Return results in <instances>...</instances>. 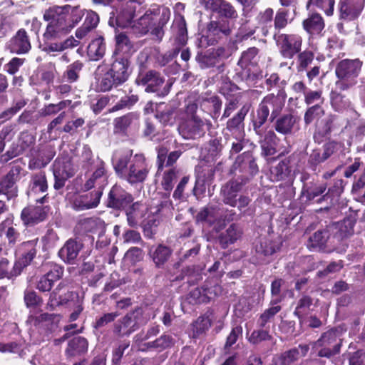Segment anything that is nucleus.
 <instances>
[{
  "label": "nucleus",
  "mask_w": 365,
  "mask_h": 365,
  "mask_svg": "<svg viewBox=\"0 0 365 365\" xmlns=\"http://www.w3.org/2000/svg\"><path fill=\"white\" fill-rule=\"evenodd\" d=\"M71 6H53L47 9L43 14V19L47 22H54L57 24H71L68 20L70 14Z\"/></svg>",
  "instance_id": "obj_19"
},
{
  "label": "nucleus",
  "mask_w": 365,
  "mask_h": 365,
  "mask_svg": "<svg viewBox=\"0 0 365 365\" xmlns=\"http://www.w3.org/2000/svg\"><path fill=\"white\" fill-rule=\"evenodd\" d=\"M250 109L247 105L243 106L240 110L226 124V128L232 134L239 133L241 134L244 129V120Z\"/></svg>",
  "instance_id": "obj_30"
},
{
  "label": "nucleus",
  "mask_w": 365,
  "mask_h": 365,
  "mask_svg": "<svg viewBox=\"0 0 365 365\" xmlns=\"http://www.w3.org/2000/svg\"><path fill=\"white\" fill-rule=\"evenodd\" d=\"M53 173L55 180L53 187L60 190L64 187L66 181L73 175L71 161L66 158H57L53 163Z\"/></svg>",
  "instance_id": "obj_12"
},
{
  "label": "nucleus",
  "mask_w": 365,
  "mask_h": 365,
  "mask_svg": "<svg viewBox=\"0 0 365 365\" xmlns=\"http://www.w3.org/2000/svg\"><path fill=\"white\" fill-rule=\"evenodd\" d=\"M324 114V110L322 106L314 105L306 110L304 116V123L309 125L314 120H319Z\"/></svg>",
  "instance_id": "obj_53"
},
{
  "label": "nucleus",
  "mask_w": 365,
  "mask_h": 365,
  "mask_svg": "<svg viewBox=\"0 0 365 365\" xmlns=\"http://www.w3.org/2000/svg\"><path fill=\"white\" fill-rule=\"evenodd\" d=\"M332 239L339 242L343 238L347 237V233L343 230V226L339 224H332L326 228L319 230L310 236L308 242V247L313 249H322L325 247L329 240Z\"/></svg>",
  "instance_id": "obj_6"
},
{
  "label": "nucleus",
  "mask_w": 365,
  "mask_h": 365,
  "mask_svg": "<svg viewBox=\"0 0 365 365\" xmlns=\"http://www.w3.org/2000/svg\"><path fill=\"white\" fill-rule=\"evenodd\" d=\"M219 212L215 206H207L203 207L197 214L195 218L197 222L212 225L218 218Z\"/></svg>",
  "instance_id": "obj_38"
},
{
  "label": "nucleus",
  "mask_w": 365,
  "mask_h": 365,
  "mask_svg": "<svg viewBox=\"0 0 365 365\" xmlns=\"http://www.w3.org/2000/svg\"><path fill=\"white\" fill-rule=\"evenodd\" d=\"M110 15L109 24L112 26L130 27L133 23V11L131 8L120 9L116 14L112 12Z\"/></svg>",
  "instance_id": "obj_25"
},
{
  "label": "nucleus",
  "mask_w": 365,
  "mask_h": 365,
  "mask_svg": "<svg viewBox=\"0 0 365 365\" xmlns=\"http://www.w3.org/2000/svg\"><path fill=\"white\" fill-rule=\"evenodd\" d=\"M82 244L73 239H69L58 252L59 257L68 263L73 262L82 249Z\"/></svg>",
  "instance_id": "obj_24"
},
{
  "label": "nucleus",
  "mask_w": 365,
  "mask_h": 365,
  "mask_svg": "<svg viewBox=\"0 0 365 365\" xmlns=\"http://www.w3.org/2000/svg\"><path fill=\"white\" fill-rule=\"evenodd\" d=\"M88 343L86 339L76 336L69 341L66 353L69 356L79 355L86 353L88 350Z\"/></svg>",
  "instance_id": "obj_37"
},
{
  "label": "nucleus",
  "mask_w": 365,
  "mask_h": 365,
  "mask_svg": "<svg viewBox=\"0 0 365 365\" xmlns=\"http://www.w3.org/2000/svg\"><path fill=\"white\" fill-rule=\"evenodd\" d=\"M138 115L134 113H129L125 115L116 118L114 121V129L116 133H125Z\"/></svg>",
  "instance_id": "obj_46"
},
{
  "label": "nucleus",
  "mask_w": 365,
  "mask_h": 365,
  "mask_svg": "<svg viewBox=\"0 0 365 365\" xmlns=\"http://www.w3.org/2000/svg\"><path fill=\"white\" fill-rule=\"evenodd\" d=\"M160 14V7L157 5L151 6L139 19L133 21L130 29L132 31L138 36H143L149 31L152 24L157 20V17Z\"/></svg>",
  "instance_id": "obj_11"
},
{
  "label": "nucleus",
  "mask_w": 365,
  "mask_h": 365,
  "mask_svg": "<svg viewBox=\"0 0 365 365\" xmlns=\"http://www.w3.org/2000/svg\"><path fill=\"white\" fill-rule=\"evenodd\" d=\"M142 317L143 311L140 308L129 312L113 324V334L118 337L130 336L139 329Z\"/></svg>",
  "instance_id": "obj_8"
},
{
  "label": "nucleus",
  "mask_w": 365,
  "mask_h": 365,
  "mask_svg": "<svg viewBox=\"0 0 365 365\" xmlns=\"http://www.w3.org/2000/svg\"><path fill=\"white\" fill-rule=\"evenodd\" d=\"M135 81L138 85L145 86V91L148 93H157L159 96L168 93V90L163 87L164 78L155 71L140 73Z\"/></svg>",
  "instance_id": "obj_10"
},
{
  "label": "nucleus",
  "mask_w": 365,
  "mask_h": 365,
  "mask_svg": "<svg viewBox=\"0 0 365 365\" xmlns=\"http://www.w3.org/2000/svg\"><path fill=\"white\" fill-rule=\"evenodd\" d=\"M342 329L337 327L324 332L320 338L312 343V351L319 357L330 358L338 354L341 345Z\"/></svg>",
  "instance_id": "obj_5"
},
{
  "label": "nucleus",
  "mask_w": 365,
  "mask_h": 365,
  "mask_svg": "<svg viewBox=\"0 0 365 365\" xmlns=\"http://www.w3.org/2000/svg\"><path fill=\"white\" fill-rule=\"evenodd\" d=\"M278 245L267 238H262L255 245L256 252L264 256L272 255L278 249Z\"/></svg>",
  "instance_id": "obj_45"
},
{
  "label": "nucleus",
  "mask_w": 365,
  "mask_h": 365,
  "mask_svg": "<svg viewBox=\"0 0 365 365\" xmlns=\"http://www.w3.org/2000/svg\"><path fill=\"white\" fill-rule=\"evenodd\" d=\"M85 231L99 235L103 234L106 230L105 222L98 217L86 218L81 221Z\"/></svg>",
  "instance_id": "obj_39"
},
{
  "label": "nucleus",
  "mask_w": 365,
  "mask_h": 365,
  "mask_svg": "<svg viewBox=\"0 0 365 365\" xmlns=\"http://www.w3.org/2000/svg\"><path fill=\"white\" fill-rule=\"evenodd\" d=\"M107 175L105 169V164L100 161L97 165L96 170L92 174L91 177L86 182L83 187L86 190H89L94 187H98L97 190H101L103 187L106 184Z\"/></svg>",
  "instance_id": "obj_23"
},
{
  "label": "nucleus",
  "mask_w": 365,
  "mask_h": 365,
  "mask_svg": "<svg viewBox=\"0 0 365 365\" xmlns=\"http://www.w3.org/2000/svg\"><path fill=\"white\" fill-rule=\"evenodd\" d=\"M79 44V41L74 39L73 37L68 38L63 41H43V51L47 53L51 52H62L64 50L76 47Z\"/></svg>",
  "instance_id": "obj_32"
},
{
  "label": "nucleus",
  "mask_w": 365,
  "mask_h": 365,
  "mask_svg": "<svg viewBox=\"0 0 365 365\" xmlns=\"http://www.w3.org/2000/svg\"><path fill=\"white\" fill-rule=\"evenodd\" d=\"M281 309V306L270 307L268 309H266L257 319V326L259 328H266L267 324L271 322V320Z\"/></svg>",
  "instance_id": "obj_50"
},
{
  "label": "nucleus",
  "mask_w": 365,
  "mask_h": 365,
  "mask_svg": "<svg viewBox=\"0 0 365 365\" xmlns=\"http://www.w3.org/2000/svg\"><path fill=\"white\" fill-rule=\"evenodd\" d=\"M173 29L176 31L175 41L179 46H184L187 40V33L185 19L181 17L176 21Z\"/></svg>",
  "instance_id": "obj_47"
},
{
  "label": "nucleus",
  "mask_w": 365,
  "mask_h": 365,
  "mask_svg": "<svg viewBox=\"0 0 365 365\" xmlns=\"http://www.w3.org/2000/svg\"><path fill=\"white\" fill-rule=\"evenodd\" d=\"M324 98L322 96V91L321 89L318 90H311L308 89L305 92L304 95V102L307 105H320L324 103Z\"/></svg>",
  "instance_id": "obj_58"
},
{
  "label": "nucleus",
  "mask_w": 365,
  "mask_h": 365,
  "mask_svg": "<svg viewBox=\"0 0 365 365\" xmlns=\"http://www.w3.org/2000/svg\"><path fill=\"white\" fill-rule=\"evenodd\" d=\"M361 66L362 61L359 58L339 61L335 69L336 76L339 78L336 82V89L345 91L356 85Z\"/></svg>",
  "instance_id": "obj_4"
},
{
  "label": "nucleus",
  "mask_w": 365,
  "mask_h": 365,
  "mask_svg": "<svg viewBox=\"0 0 365 365\" xmlns=\"http://www.w3.org/2000/svg\"><path fill=\"white\" fill-rule=\"evenodd\" d=\"M337 90L336 88L335 91L331 92V103L336 110L340 111L349 106V101L344 96L339 93Z\"/></svg>",
  "instance_id": "obj_54"
},
{
  "label": "nucleus",
  "mask_w": 365,
  "mask_h": 365,
  "mask_svg": "<svg viewBox=\"0 0 365 365\" xmlns=\"http://www.w3.org/2000/svg\"><path fill=\"white\" fill-rule=\"evenodd\" d=\"M130 74V62L126 58L115 60L106 70L98 80V88L101 91H110L113 86L125 83Z\"/></svg>",
  "instance_id": "obj_2"
},
{
  "label": "nucleus",
  "mask_w": 365,
  "mask_h": 365,
  "mask_svg": "<svg viewBox=\"0 0 365 365\" xmlns=\"http://www.w3.org/2000/svg\"><path fill=\"white\" fill-rule=\"evenodd\" d=\"M171 253V250L163 245H159L155 247H153L150 250V255L158 267L163 265L165 262H167L170 257Z\"/></svg>",
  "instance_id": "obj_36"
},
{
  "label": "nucleus",
  "mask_w": 365,
  "mask_h": 365,
  "mask_svg": "<svg viewBox=\"0 0 365 365\" xmlns=\"http://www.w3.org/2000/svg\"><path fill=\"white\" fill-rule=\"evenodd\" d=\"M251 199L245 195H240L237 198V207L243 215L250 216L254 214L255 208L250 205Z\"/></svg>",
  "instance_id": "obj_59"
},
{
  "label": "nucleus",
  "mask_w": 365,
  "mask_h": 365,
  "mask_svg": "<svg viewBox=\"0 0 365 365\" xmlns=\"http://www.w3.org/2000/svg\"><path fill=\"white\" fill-rule=\"evenodd\" d=\"M105 51L106 45L101 38L92 41L88 46V53L94 61L102 58L105 53Z\"/></svg>",
  "instance_id": "obj_44"
},
{
  "label": "nucleus",
  "mask_w": 365,
  "mask_h": 365,
  "mask_svg": "<svg viewBox=\"0 0 365 365\" xmlns=\"http://www.w3.org/2000/svg\"><path fill=\"white\" fill-rule=\"evenodd\" d=\"M273 122L276 132L284 135H289L299 130L300 117L289 113L277 117Z\"/></svg>",
  "instance_id": "obj_13"
},
{
  "label": "nucleus",
  "mask_w": 365,
  "mask_h": 365,
  "mask_svg": "<svg viewBox=\"0 0 365 365\" xmlns=\"http://www.w3.org/2000/svg\"><path fill=\"white\" fill-rule=\"evenodd\" d=\"M197 106L195 103L189 104L187 106L186 112L190 115L179 128L180 134L185 139H197L205 134L206 131L211 127L210 120H203L195 114Z\"/></svg>",
  "instance_id": "obj_3"
},
{
  "label": "nucleus",
  "mask_w": 365,
  "mask_h": 365,
  "mask_svg": "<svg viewBox=\"0 0 365 365\" xmlns=\"http://www.w3.org/2000/svg\"><path fill=\"white\" fill-rule=\"evenodd\" d=\"M286 101V94L280 92L277 95L268 94L263 98L259 104L256 115L252 119L253 130L257 135H261L264 131V125L269 115L273 122L283 110Z\"/></svg>",
  "instance_id": "obj_1"
},
{
  "label": "nucleus",
  "mask_w": 365,
  "mask_h": 365,
  "mask_svg": "<svg viewBox=\"0 0 365 365\" xmlns=\"http://www.w3.org/2000/svg\"><path fill=\"white\" fill-rule=\"evenodd\" d=\"M326 184H314L303 189L302 194L308 200H312L325 192Z\"/></svg>",
  "instance_id": "obj_57"
},
{
  "label": "nucleus",
  "mask_w": 365,
  "mask_h": 365,
  "mask_svg": "<svg viewBox=\"0 0 365 365\" xmlns=\"http://www.w3.org/2000/svg\"><path fill=\"white\" fill-rule=\"evenodd\" d=\"M73 28V24H63L48 22L43 34V41H54L67 35Z\"/></svg>",
  "instance_id": "obj_22"
},
{
  "label": "nucleus",
  "mask_w": 365,
  "mask_h": 365,
  "mask_svg": "<svg viewBox=\"0 0 365 365\" xmlns=\"http://www.w3.org/2000/svg\"><path fill=\"white\" fill-rule=\"evenodd\" d=\"M63 282H60L56 289L51 293L47 305L53 309L55 307L66 304L70 299H73L76 294L73 292L68 291L63 295L61 294V291L65 287Z\"/></svg>",
  "instance_id": "obj_27"
},
{
  "label": "nucleus",
  "mask_w": 365,
  "mask_h": 365,
  "mask_svg": "<svg viewBox=\"0 0 365 365\" xmlns=\"http://www.w3.org/2000/svg\"><path fill=\"white\" fill-rule=\"evenodd\" d=\"M0 194L6 195L8 200L16 197L18 195L17 185L4 177L0 180Z\"/></svg>",
  "instance_id": "obj_49"
},
{
  "label": "nucleus",
  "mask_w": 365,
  "mask_h": 365,
  "mask_svg": "<svg viewBox=\"0 0 365 365\" xmlns=\"http://www.w3.org/2000/svg\"><path fill=\"white\" fill-rule=\"evenodd\" d=\"M116 51L123 53H128L131 51L133 46L127 35L120 33L115 35Z\"/></svg>",
  "instance_id": "obj_52"
},
{
  "label": "nucleus",
  "mask_w": 365,
  "mask_h": 365,
  "mask_svg": "<svg viewBox=\"0 0 365 365\" xmlns=\"http://www.w3.org/2000/svg\"><path fill=\"white\" fill-rule=\"evenodd\" d=\"M133 201V197L130 193L115 185L109 192L108 203L110 207L120 209L128 206Z\"/></svg>",
  "instance_id": "obj_17"
},
{
  "label": "nucleus",
  "mask_w": 365,
  "mask_h": 365,
  "mask_svg": "<svg viewBox=\"0 0 365 365\" xmlns=\"http://www.w3.org/2000/svg\"><path fill=\"white\" fill-rule=\"evenodd\" d=\"M242 227L235 223L231 224L228 228L222 232L219 236L220 243L223 248L227 247L229 245L235 243L241 238L242 235Z\"/></svg>",
  "instance_id": "obj_29"
},
{
  "label": "nucleus",
  "mask_w": 365,
  "mask_h": 365,
  "mask_svg": "<svg viewBox=\"0 0 365 365\" xmlns=\"http://www.w3.org/2000/svg\"><path fill=\"white\" fill-rule=\"evenodd\" d=\"M215 12L227 19H236L237 17L236 10L230 3L225 0L221 1Z\"/></svg>",
  "instance_id": "obj_61"
},
{
  "label": "nucleus",
  "mask_w": 365,
  "mask_h": 365,
  "mask_svg": "<svg viewBox=\"0 0 365 365\" xmlns=\"http://www.w3.org/2000/svg\"><path fill=\"white\" fill-rule=\"evenodd\" d=\"M47 217L46 207L29 206L25 207L21 214V218L25 225L34 226L46 220Z\"/></svg>",
  "instance_id": "obj_18"
},
{
  "label": "nucleus",
  "mask_w": 365,
  "mask_h": 365,
  "mask_svg": "<svg viewBox=\"0 0 365 365\" xmlns=\"http://www.w3.org/2000/svg\"><path fill=\"white\" fill-rule=\"evenodd\" d=\"M304 29L309 34H319L324 28V22L320 14H312L302 23Z\"/></svg>",
  "instance_id": "obj_34"
},
{
  "label": "nucleus",
  "mask_w": 365,
  "mask_h": 365,
  "mask_svg": "<svg viewBox=\"0 0 365 365\" xmlns=\"http://www.w3.org/2000/svg\"><path fill=\"white\" fill-rule=\"evenodd\" d=\"M312 304V299L309 296L304 295L299 299L294 314L297 316L301 323L302 322L303 315L309 312Z\"/></svg>",
  "instance_id": "obj_51"
},
{
  "label": "nucleus",
  "mask_w": 365,
  "mask_h": 365,
  "mask_svg": "<svg viewBox=\"0 0 365 365\" xmlns=\"http://www.w3.org/2000/svg\"><path fill=\"white\" fill-rule=\"evenodd\" d=\"M6 48L13 53L19 55L27 53L31 48L27 32L24 29L19 30L9 40Z\"/></svg>",
  "instance_id": "obj_16"
},
{
  "label": "nucleus",
  "mask_w": 365,
  "mask_h": 365,
  "mask_svg": "<svg viewBox=\"0 0 365 365\" xmlns=\"http://www.w3.org/2000/svg\"><path fill=\"white\" fill-rule=\"evenodd\" d=\"M272 339V336L269 334V330L264 329V328L253 331L248 339L249 341L253 344H258L262 341Z\"/></svg>",
  "instance_id": "obj_60"
},
{
  "label": "nucleus",
  "mask_w": 365,
  "mask_h": 365,
  "mask_svg": "<svg viewBox=\"0 0 365 365\" xmlns=\"http://www.w3.org/2000/svg\"><path fill=\"white\" fill-rule=\"evenodd\" d=\"M178 178V172L175 168H170L168 171L165 172L161 182L163 189L170 193L173 190ZM170 204L171 202L169 200V194L165 195V200L160 204L161 207H168Z\"/></svg>",
  "instance_id": "obj_31"
},
{
  "label": "nucleus",
  "mask_w": 365,
  "mask_h": 365,
  "mask_svg": "<svg viewBox=\"0 0 365 365\" xmlns=\"http://www.w3.org/2000/svg\"><path fill=\"white\" fill-rule=\"evenodd\" d=\"M333 119L331 117L325 118L320 122H317L316 125V132L314 134V138H317V135L320 136H326L331 130Z\"/></svg>",
  "instance_id": "obj_63"
},
{
  "label": "nucleus",
  "mask_w": 365,
  "mask_h": 365,
  "mask_svg": "<svg viewBox=\"0 0 365 365\" xmlns=\"http://www.w3.org/2000/svg\"><path fill=\"white\" fill-rule=\"evenodd\" d=\"M48 190V182L44 172H39L31 177L27 195L34 196L38 193H44Z\"/></svg>",
  "instance_id": "obj_26"
},
{
  "label": "nucleus",
  "mask_w": 365,
  "mask_h": 365,
  "mask_svg": "<svg viewBox=\"0 0 365 365\" xmlns=\"http://www.w3.org/2000/svg\"><path fill=\"white\" fill-rule=\"evenodd\" d=\"M172 344V338L168 335H162L153 341H150L144 344L146 349L163 350L169 347Z\"/></svg>",
  "instance_id": "obj_55"
},
{
  "label": "nucleus",
  "mask_w": 365,
  "mask_h": 365,
  "mask_svg": "<svg viewBox=\"0 0 365 365\" xmlns=\"http://www.w3.org/2000/svg\"><path fill=\"white\" fill-rule=\"evenodd\" d=\"M274 11L271 8H267L264 11H261L257 17V23L261 29L264 36H267L270 33V30L273 29L272 21Z\"/></svg>",
  "instance_id": "obj_35"
},
{
  "label": "nucleus",
  "mask_w": 365,
  "mask_h": 365,
  "mask_svg": "<svg viewBox=\"0 0 365 365\" xmlns=\"http://www.w3.org/2000/svg\"><path fill=\"white\" fill-rule=\"evenodd\" d=\"M83 67V63L80 61H76L68 66L62 76L63 81L68 83L76 82Z\"/></svg>",
  "instance_id": "obj_41"
},
{
  "label": "nucleus",
  "mask_w": 365,
  "mask_h": 365,
  "mask_svg": "<svg viewBox=\"0 0 365 365\" xmlns=\"http://www.w3.org/2000/svg\"><path fill=\"white\" fill-rule=\"evenodd\" d=\"M273 20V34L282 33L281 30L284 29L292 21L289 19L288 10L284 9H278Z\"/></svg>",
  "instance_id": "obj_42"
},
{
  "label": "nucleus",
  "mask_w": 365,
  "mask_h": 365,
  "mask_svg": "<svg viewBox=\"0 0 365 365\" xmlns=\"http://www.w3.org/2000/svg\"><path fill=\"white\" fill-rule=\"evenodd\" d=\"M197 61L202 68L215 66L220 62V58L214 53H209L197 57Z\"/></svg>",
  "instance_id": "obj_62"
},
{
  "label": "nucleus",
  "mask_w": 365,
  "mask_h": 365,
  "mask_svg": "<svg viewBox=\"0 0 365 365\" xmlns=\"http://www.w3.org/2000/svg\"><path fill=\"white\" fill-rule=\"evenodd\" d=\"M102 194L103 191L95 190L85 195H77L71 200V207L78 212L96 207Z\"/></svg>",
  "instance_id": "obj_15"
},
{
  "label": "nucleus",
  "mask_w": 365,
  "mask_h": 365,
  "mask_svg": "<svg viewBox=\"0 0 365 365\" xmlns=\"http://www.w3.org/2000/svg\"><path fill=\"white\" fill-rule=\"evenodd\" d=\"M309 350V345L300 344L297 347L293 348L289 351H284L282 356L285 359L288 365L298 361L300 358L306 356Z\"/></svg>",
  "instance_id": "obj_40"
},
{
  "label": "nucleus",
  "mask_w": 365,
  "mask_h": 365,
  "mask_svg": "<svg viewBox=\"0 0 365 365\" xmlns=\"http://www.w3.org/2000/svg\"><path fill=\"white\" fill-rule=\"evenodd\" d=\"M170 17V11L168 8L160 7V14L157 17L152 24L153 28L151 31V34L154 36L155 39L160 41L164 36V26L167 24Z\"/></svg>",
  "instance_id": "obj_28"
},
{
  "label": "nucleus",
  "mask_w": 365,
  "mask_h": 365,
  "mask_svg": "<svg viewBox=\"0 0 365 365\" xmlns=\"http://www.w3.org/2000/svg\"><path fill=\"white\" fill-rule=\"evenodd\" d=\"M242 188V184L237 180H230L221 188V195L225 204L231 207H236L238 193Z\"/></svg>",
  "instance_id": "obj_21"
},
{
  "label": "nucleus",
  "mask_w": 365,
  "mask_h": 365,
  "mask_svg": "<svg viewBox=\"0 0 365 365\" xmlns=\"http://www.w3.org/2000/svg\"><path fill=\"white\" fill-rule=\"evenodd\" d=\"M273 38L279 52L284 58L291 59L299 53L302 48V38L294 34H273Z\"/></svg>",
  "instance_id": "obj_7"
},
{
  "label": "nucleus",
  "mask_w": 365,
  "mask_h": 365,
  "mask_svg": "<svg viewBox=\"0 0 365 365\" xmlns=\"http://www.w3.org/2000/svg\"><path fill=\"white\" fill-rule=\"evenodd\" d=\"M365 0H340L339 19L353 21L357 19L364 6Z\"/></svg>",
  "instance_id": "obj_14"
},
{
  "label": "nucleus",
  "mask_w": 365,
  "mask_h": 365,
  "mask_svg": "<svg viewBox=\"0 0 365 365\" xmlns=\"http://www.w3.org/2000/svg\"><path fill=\"white\" fill-rule=\"evenodd\" d=\"M63 274V269L58 264H54L37 282L36 288L41 292H48L51 289L55 282L59 280Z\"/></svg>",
  "instance_id": "obj_20"
},
{
  "label": "nucleus",
  "mask_w": 365,
  "mask_h": 365,
  "mask_svg": "<svg viewBox=\"0 0 365 365\" xmlns=\"http://www.w3.org/2000/svg\"><path fill=\"white\" fill-rule=\"evenodd\" d=\"M335 0H308L307 8L314 6L324 12L327 16H332L334 10Z\"/></svg>",
  "instance_id": "obj_48"
},
{
  "label": "nucleus",
  "mask_w": 365,
  "mask_h": 365,
  "mask_svg": "<svg viewBox=\"0 0 365 365\" xmlns=\"http://www.w3.org/2000/svg\"><path fill=\"white\" fill-rule=\"evenodd\" d=\"M190 299L193 303H205L208 302L209 297L206 289L202 288H195L190 293Z\"/></svg>",
  "instance_id": "obj_64"
},
{
  "label": "nucleus",
  "mask_w": 365,
  "mask_h": 365,
  "mask_svg": "<svg viewBox=\"0 0 365 365\" xmlns=\"http://www.w3.org/2000/svg\"><path fill=\"white\" fill-rule=\"evenodd\" d=\"M71 103V100H63L58 103H49L40 110V115L43 117L56 115L70 106Z\"/></svg>",
  "instance_id": "obj_43"
},
{
  "label": "nucleus",
  "mask_w": 365,
  "mask_h": 365,
  "mask_svg": "<svg viewBox=\"0 0 365 365\" xmlns=\"http://www.w3.org/2000/svg\"><path fill=\"white\" fill-rule=\"evenodd\" d=\"M150 170V166L143 154H135L131 159L127 173V181L130 184L143 182Z\"/></svg>",
  "instance_id": "obj_9"
},
{
  "label": "nucleus",
  "mask_w": 365,
  "mask_h": 365,
  "mask_svg": "<svg viewBox=\"0 0 365 365\" xmlns=\"http://www.w3.org/2000/svg\"><path fill=\"white\" fill-rule=\"evenodd\" d=\"M290 161L284 159L279 162L276 165L270 169V179L272 181L278 182L285 180L291 173Z\"/></svg>",
  "instance_id": "obj_33"
},
{
  "label": "nucleus",
  "mask_w": 365,
  "mask_h": 365,
  "mask_svg": "<svg viewBox=\"0 0 365 365\" xmlns=\"http://www.w3.org/2000/svg\"><path fill=\"white\" fill-rule=\"evenodd\" d=\"M38 239L35 240H31L24 242L21 244V247L24 250H27L26 253L23 255L21 259L26 264L29 265L30 262L32 261L34 257L36 255V250L35 248V246L37 244Z\"/></svg>",
  "instance_id": "obj_56"
}]
</instances>
